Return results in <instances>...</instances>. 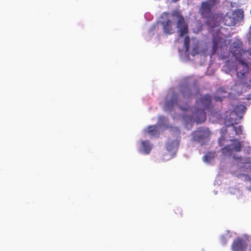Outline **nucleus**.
<instances>
[{"mask_svg":"<svg viewBox=\"0 0 251 251\" xmlns=\"http://www.w3.org/2000/svg\"><path fill=\"white\" fill-rule=\"evenodd\" d=\"M199 93V90L197 88H195L193 90L188 86H184L182 87L180 91L181 97H179L178 95L173 92L169 99L167 98L164 104V108L165 110H171L175 105H178L180 109L183 111H187L190 109L189 106L182 107L179 105V102H186L189 100L192 99L194 96H197Z\"/></svg>","mask_w":251,"mask_h":251,"instance_id":"obj_1","label":"nucleus"},{"mask_svg":"<svg viewBox=\"0 0 251 251\" xmlns=\"http://www.w3.org/2000/svg\"><path fill=\"white\" fill-rule=\"evenodd\" d=\"M231 52L239 61L236 68L237 76L240 79H245L249 72V66L243 59H245L244 56L249 52V50H243L242 43L234 42L233 47L231 49Z\"/></svg>","mask_w":251,"mask_h":251,"instance_id":"obj_2","label":"nucleus"},{"mask_svg":"<svg viewBox=\"0 0 251 251\" xmlns=\"http://www.w3.org/2000/svg\"><path fill=\"white\" fill-rule=\"evenodd\" d=\"M220 0H206L201 3L199 12L205 24L210 27H214L217 14L212 12L214 7L219 4Z\"/></svg>","mask_w":251,"mask_h":251,"instance_id":"obj_3","label":"nucleus"},{"mask_svg":"<svg viewBox=\"0 0 251 251\" xmlns=\"http://www.w3.org/2000/svg\"><path fill=\"white\" fill-rule=\"evenodd\" d=\"M197 104L201 107L193 112L192 116L196 123H201L206 119L205 110L211 108L212 106L211 96L208 95L203 96L199 100L197 101Z\"/></svg>","mask_w":251,"mask_h":251,"instance_id":"obj_4","label":"nucleus"},{"mask_svg":"<svg viewBox=\"0 0 251 251\" xmlns=\"http://www.w3.org/2000/svg\"><path fill=\"white\" fill-rule=\"evenodd\" d=\"M211 132L209 129L205 127L197 128L192 133V140L199 143H203L209 140Z\"/></svg>","mask_w":251,"mask_h":251,"instance_id":"obj_5","label":"nucleus"},{"mask_svg":"<svg viewBox=\"0 0 251 251\" xmlns=\"http://www.w3.org/2000/svg\"><path fill=\"white\" fill-rule=\"evenodd\" d=\"M232 143L222 149V154L225 156H231L233 152H239L242 148L241 142L237 139L231 140Z\"/></svg>","mask_w":251,"mask_h":251,"instance_id":"obj_6","label":"nucleus"},{"mask_svg":"<svg viewBox=\"0 0 251 251\" xmlns=\"http://www.w3.org/2000/svg\"><path fill=\"white\" fill-rule=\"evenodd\" d=\"M173 15L176 16L177 18L176 27L178 29L179 36L181 37L188 32V24L185 22V19L182 15L177 13L176 14H174Z\"/></svg>","mask_w":251,"mask_h":251,"instance_id":"obj_7","label":"nucleus"},{"mask_svg":"<svg viewBox=\"0 0 251 251\" xmlns=\"http://www.w3.org/2000/svg\"><path fill=\"white\" fill-rule=\"evenodd\" d=\"M247 247L246 241L241 238H237L233 242L231 249L233 251H245Z\"/></svg>","mask_w":251,"mask_h":251,"instance_id":"obj_8","label":"nucleus"},{"mask_svg":"<svg viewBox=\"0 0 251 251\" xmlns=\"http://www.w3.org/2000/svg\"><path fill=\"white\" fill-rule=\"evenodd\" d=\"M163 26V31L166 34H172L174 32L173 24L171 20L168 19L161 22Z\"/></svg>","mask_w":251,"mask_h":251,"instance_id":"obj_9","label":"nucleus"},{"mask_svg":"<svg viewBox=\"0 0 251 251\" xmlns=\"http://www.w3.org/2000/svg\"><path fill=\"white\" fill-rule=\"evenodd\" d=\"M231 15L235 25L237 23L242 21L244 18V12L241 9H237L233 11Z\"/></svg>","mask_w":251,"mask_h":251,"instance_id":"obj_10","label":"nucleus"},{"mask_svg":"<svg viewBox=\"0 0 251 251\" xmlns=\"http://www.w3.org/2000/svg\"><path fill=\"white\" fill-rule=\"evenodd\" d=\"M227 92L225 90L224 88H219L216 91V96L214 97V99L216 101H222L223 99L226 97V94Z\"/></svg>","mask_w":251,"mask_h":251,"instance_id":"obj_11","label":"nucleus"},{"mask_svg":"<svg viewBox=\"0 0 251 251\" xmlns=\"http://www.w3.org/2000/svg\"><path fill=\"white\" fill-rule=\"evenodd\" d=\"M246 84L243 82L237 81L236 83L232 86V89L236 92L238 95L242 94L243 88Z\"/></svg>","mask_w":251,"mask_h":251,"instance_id":"obj_12","label":"nucleus"},{"mask_svg":"<svg viewBox=\"0 0 251 251\" xmlns=\"http://www.w3.org/2000/svg\"><path fill=\"white\" fill-rule=\"evenodd\" d=\"M145 132L152 136L157 135L158 134V126H150L145 129Z\"/></svg>","mask_w":251,"mask_h":251,"instance_id":"obj_13","label":"nucleus"},{"mask_svg":"<svg viewBox=\"0 0 251 251\" xmlns=\"http://www.w3.org/2000/svg\"><path fill=\"white\" fill-rule=\"evenodd\" d=\"M223 21L225 25L227 26H233L235 25L231 15L226 14L223 18Z\"/></svg>","mask_w":251,"mask_h":251,"instance_id":"obj_14","label":"nucleus"},{"mask_svg":"<svg viewBox=\"0 0 251 251\" xmlns=\"http://www.w3.org/2000/svg\"><path fill=\"white\" fill-rule=\"evenodd\" d=\"M221 40L220 38H214L213 39L212 54H215L218 50Z\"/></svg>","mask_w":251,"mask_h":251,"instance_id":"obj_15","label":"nucleus"},{"mask_svg":"<svg viewBox=\"0 0 251 251\" xmlns=\"http://www.w3.org/2000/svg\"><path fill=\"white\" fill-rule=\"evenodd\" d=\"M142 145L145 153H149L151 150V146L150 144L149 141L147 140L142 141Z\"/></svg>","mask_w":251,"mask_h":251,"instance_id":"obj_16","label":"nucleus"},{"mask_svg":"<svg viewBox=\"0 0 251 251\" xmlns=\"http://www.w3.org/2000/svg\"><path fill=\"white\" fill-rule=\"evenodd\" d=\"M178 146V143L176 141H173L168 142L166 145V149L168 151H172L174 150L175 147Z\"/></svg>","mask_w":251,"mask_h":251,"instance_id":"obj_17","label":"nucleus"},{"mask_svg":"<svg viewBox=\"0 0 251 251\" xmlns=\"http://www.w3.org/2000/svg\"><path fill=\"white\" fill-rule=\"evenodd\" d=\"M215 156V152H208L203 156V160L206 162H209L214 158Z\"/></svg>","mask_w":251,"mask_h":251,"instance_id":"obj_18","label":"nucleus"},{"mask_svg":"<svg viewBox=\"0 0 251 251\" xmlns=\"http://www.w3.org/2000/svg\"><path fill=\"white\" fill-rule=\"evenodd\" d=\"M190 38L188 36H186L184 40V46L186 51H188L190 49Z\"/></svg>","mask_w":251,"mask_h":251,"instance_id":"obj_19","label":"nucleus"},{"mask_svg":"<svg viewBox=\"0 0 251 251\" xmlns=\"http://www.w3.org/2000/svg\"><path fill=\"white\" fill-rule=\"evenodd\" d=\"M233 129L235 131L236 134L240 135L242 134V126H239L238 127L233 126Z\"/></svg>","mask_w":251,"mask_h":251,"instance_id":"obj_20","label":"nucleus"},{"mask_svg":"<svg viewBox=\"0 0 251 251\" xmlns=\"http://www.w3.org/2000/svg\"><path fill=\"white\" fill-rule=\"evenodd\" d=\"M242 164H250L251 165V157H247L244 159V162H241Z\"/></svg>","mask_w":251,"mask_h":251,"instance_id":"obj_21","label":"nucleus"},{"mask_svg":"<svg viewBox=\"0 0 251 251\" xmlns=\"http://www.w3.org/2000/svg\"><path fill=\"white\" fill-rule=\"evenodd\" d=\"M218 53L220 54V57L222 59H225V58H226L228 56V54H229L228 52H227L226 53H225L224 52V54H222L221 52H219V50H218Z\"/></svg>","mask_w":251,"mask_h":251,"instance_id":"obj_22","label":"nucleus"},{"mask_svg":"<svg viewBox=\"0 0 251 251\" xmlns=\"http://www.w3.org/2000/svg\"><path fill=\"white\" fill-rule=\"evenodd\" d=\"M167 121V118L166 117H165L164 116H160L159 117V124H163V123L166 122Z\"/></svg>","mask_w":251,"mask_h":251,"instance_id":"obj_23","label":"nucleus"},{"mask_svg":"<svg viewBox=\"0 0 251 251\" xmlns=\"http://www.w3.org/2000/svg\"><path fill=\"white\" fill-rule=\"evenodd\" d=\"M233 158L236 160H237V161H242V156H236L235 155H234L233 156Z\"/></svg>","mask_w":251,"mask_h":251,"instance_id":"obj_24","label":"nucleus"},{"mask_svg":"<svg viewBox=\"0 0 251 251\" xmlns=\"http://www.w3.org/2000/svg\"><path fill=\"white\" fill-rule=\"evenodd\" d=\"M237 124V123L236 122H235V121L234 122L231 121L230 125H232V126H233L234 124Z\"/></svg>","mask_w":251,"mask_h":251,"instance_id":"obj_25","label":"nucleus"},{"mask_svg":"<svg viewBox=\"0 0 251 251\" xmlns=\"http://www.w3.org/2000/svg\"><path fill=\"white\" fill-rule=\"evenodd\" d=\"M168 13H163V16H165V17H167V16H168Z\"/></svg>","mask_w":251,"mask_h":251,"instance_id":"obj_26","label":"nucleus"},{"mask_svg":"<svg viewBox=\"0 0 251 251\" xmlns=\"http://www.w3.org/2000/svg\"><path fill=\"white\" fill-rule=\"evenodd\" d=\"M251 152V148H249V150L248 151V153H249V152Z\"/></svg>","mask_w":251,"mask_h":251,"instance_id":"obj_27","label":"nucleus"},{"mask_svg":"<svg viewBox=\"0 0 251 251\" xmlns=\"http://www.w3.org/2000/svg\"><path fill=\"white\" fill-rule=\"evenodd\" d=\"M225 48H226V50H227V46H226V45L224 46L223 47V49H224Z\"/></svg>","mask_w":251,"mask_h":251,"instance_id":"obj_28","label":"nucleus"},{"mask_svg":"<svg viewBox=\"0 0 251 251\" xmlns=\"http://www.w3.org/2000/svg\"><path fill=\"white\" fill-rule=\"evenodd\" d=\"M249 251H251V244L250 245V249Z\"/></svg>","mask_w":251,"mask_h":251,"instance_id":"obj_29","label":"nucleus"},{"mask_svg":"<svg viewBox=\"0 0 251 251\" xmlns=\"http://www.w3.org/2000/svg\"><path fill=\"white\" fill-rule=\"evenodd\" d=\"M241 107H242V109H245V107L243 105H241Z\"/></svg>","mask_w":251,"mask_h":251,"instance_id":"obj_30","label":"nucleus"},{"mask_svg":"<svg viewBox=\"0 0 251 251\" xmlns=\"http://www.w3.org/2000/svg\"><path fill=\"white\" fill-rule=\"evenodd\" d=\"M222 46H220V51H222Z\"/></svg>","mask_w":251,"mask_h":251,"instance_id":"obj_31","label":"nucleus"},{"mask_svg":"<svg viewBox=\"0 0 251 251\" xmlns=\"http://www.w3.org/2000/svg\"><path fill=\"white\" fill-rule=\"evenodd\" d=\"M219 144L220 145V139L219 140Z\"/></svg>","mask_w":251,"mask_h":251,"instance_id":"obj_32","label":"nucleus"}]
</instances>
